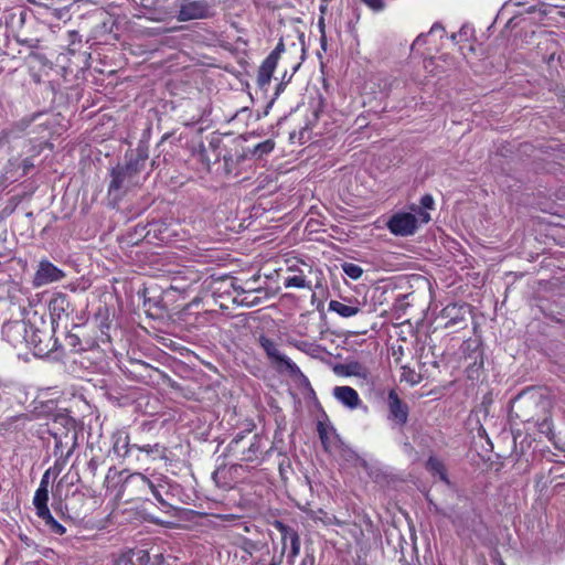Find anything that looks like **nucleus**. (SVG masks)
<instances>
[{"instance_id": "obj_1", "label": "nucleus", "mask_w": 565, "mask_h": 565, "mask_svg": "<svg viewBox=\"0 0 565 565\" xmlns=\"http://www.w3.org/2000/svg\"><path fill=\"white\" fill-rule=\"evenodd\" d=\"M149 158V147L145 141H140L136 149H131L125 154V163L117 164L110 171L111 180L108 185V193L117 191H127L139 184V174L145 168Z\"/></svg>"}, {"instance_id": "obj_2", "label": "nucleus", "mask_w": 565, "mask_h": 565, "mask_svg": "<svg viewBox=\"0 0 565 565\" xmlns=\"http://www.w3.org/2000/svg\"><path fill=\"white\" fill-rule=\"evenodd\" d=\"M124 489L136 490L142 498L151 493L160 505L168 512L174 509V502L169 497V478L164 476L156 477L154 480L149 479L142 473H132L124 482Z\"/></svg>"}, {"instance_id": "obj_3", "label": "nucleus", "mask_w": 565, "mask_h": 565, "mask_svg": "<svg viewBox=\"0 0 565 565\" xmlns=\"http://www.w3.org/2000/svg\"><path fill=\"white\" fill-rule=\"evenodd\" d=\"M24 294L21 287L12 281L3 285L0 295V315L10 313V317H21L25 310Z\"/></svg>"}, {"instance_id": "obj_4", "label": "nucleus", "mask_w": 565, "mask_h": 565, "mask_svg": "<svg viewBox=\"0 0 565 565\" xmlns=\"http://www.w3.org/2000/svg\"><path fill=\"white\" fill-rule=\"evenodd\" d=\"M49 433L55 440L54 456L57 457L55 467L60 463L64 465L77 447V429L73 428L71 433L64 428H61V430L49 428Z\"/></svg>"}, {"instance_id": "obj_5", "label": "nucleus", "mask_w": 565, "mask_h": 565, "mask_svg": "<svg viewBox=\"0 0 565 565\" xmlns=\"http://www.w3.org/2000/svg\"><path fill=\"white\" fill-rule=\"evenodd\" d=\"M32 327L23 319H10L2 324L1 333L12 347L22 349L26 348Z\"/></svg>"}, {"instance_id": "obj_6", "label": "nucleus", "mask_w": 565, "mask_h": 565, "mask_svg": "<svg viewBox=\"0 0 565 565\" xmlns=\"http://www.w3.org/2000/svg\"><path fill=\"white\" fill-rule=\"evenodd\" d=\"M470 316L471 306L466 302L449 303L440 312V317L446 320L445 328L455 331L467 328Z\"/></svg>"}, {"instance_id": "obj_7", "label": "nucleus", "mask_w": 565, "mask_h": 565, "mask_svg": "<svg viewBox=\"0 0 565 565\" xmlns=\"http://www.w3.org/2000/svg\"><path fill=\"white\" fill-rule=\"evenodd\" d=\"M285 51V44L282 42V38H280L279 43L276 47L269 53V55L263 61L257 71L256 84L259 89L266 92L268 85L270 84L273 74L277 67L278 61L281 56V53Z\"/></svg>"}, {"instance_id": "obj_8", "label": "nucleus", "mask_w": 565, "mask_h": 565, "mask_svg": "<svg viewBox=\"0 0 565 565\" xmlns=\"http://www.w3.org/2000/svg\"><path fill=\"white\" fill-rule=\"evenodd\" d=\"M26 349L32 350L35 356H47L57 350V340L53 339L52 334L32 327Z\"/></svg>"}, {"instance_id": "obj_9", "label": "nucleus", "mask_w": 565, "mask_h": 565, "mask_svg": "<svg viewBox=\"0 0 565 565\" xmlns=\"http://www.w3.org/2000/svg\"><path fill=\"white\" fill-rule=\"evenodd\" d=\"M65 276V273L61 268L56 267L47 259H42L34 273L32 285L35 288H40L52 282L61 281Z\"/></svg>"}, {"instance_id": "obj_10", "label": "nucleus", "mask_w": 565, "mask_h": 565, "mask_svg": "<svg viewBox=\"0 0 565 565\" xmlns=\"http://www.w3.org/2000/svg\"><path fill=\"white\" fill-rule=\"evenodd\" d=\"M258 343L277 372L284 373L288 364L292 363L287 355L279 351L277 343L268 337L264 334L259 335Z\"/></svg>"}, {"instance_id": "obj_11", "label": "nucleus", "mask_w": 565, "mask_h": 565, "mask_svg": "<svg viewBox=\"0 0 565 565\" xmlns=\"http://www.w3.org/2000/svg\"><path fill=\"white\" fill-rule=\"evenodd\" d=\"M387 227L394 235L409 236L417 230V217L407 212L396 213L387 222Z\"/></svg>"}, {"instance_id": "obj_12", "label": "nucleus", "mask_w": 565, "mask_h": 565, "mask_svg": "<svg viewBox=\"0 0 565 565\" xmlns=\"http://www.w3.org/2000/svg\"><path fill=\"white\" fill-rule=\"evenodd\" d=\"M465 361L466 373L469 379H476L479 376V370L483 366V350L480 344L475 341L465 342Z\"/></svg>"}, {"instance_id": "obj_13", "label": "nucleus", "mask_w": 565, "mask_h": 565, "mask_svg": "<svg viewBox=\"0 0 565 565\" xmlns=\"http://www.w3.org/2000/svg\"><path fill=\"white\" fill-rule=\"evenodd\" d=\"M212 14L211 6L204 0H185L179 10V20L205 19Z\"/></svg>"}, {"instance_id": "obj_14", "label": "nucleus", "mask_w": 565, "mask_h": 565, "mask_svg": "<svg viewBox=\"0 0 565 565\" xmlns=\"http://www.w3.org/2000/svg\"><path fill=\"white\" fill-rule=\"evenodd\" d=\"M388 408V419L398 426H404L408 420V405L402 401L395 390H390L386 399Z\"/></svg>"}, {"instance_id": "obj_15", "label": "nucleus", "mask_w": 565, "mask_h": 565, "mask_svg": "<svg viewBox=\"0 0 565 565\" xmlns=\"http://www.w3.org/2000/svg\"><path fill=\"white\" fill-rule=\"evenodd\" d=\"M266 441V437L255 434L247 445L241 446L238 455L234 456L244 462H259Z\"/></svg>"}, {"instance_id": "obj_16", "label": "nucleus", "mask_w": 565, "mask_h": 565, "mask_svg": "<svg viewBox=\"0 0 565 565\" xmlns=\"http://www.w3.org/2000/svg\"><path fill=\"white\" fill-rule=\"evenodd\" d=\"M317 431L323 449L327 452H332L338 450L340 446H342V440L340 436L337 434L335 429L331 425H327L322 422H318Z\"/></svg>"}, {"instance_id": "obj_17", "label": "nucleus", "mask_w": 565, "mask_h": 565, "mask_svg": "<svg viewBox=\"0 0 565 565\" xmlns=\"http://www.w3.org/2000/svg\"><path fill=\"white\" fill-rule=\"evenodd\" d=\"M49 310L52 322L54 323L56 320H61L63 317H68L73 309L67 295L63 292H56L53 295L49 302Z\"/></svg>"}, {"instance_id": "obj_18", "label": "nucleus", "mask_w": 565, "mask_h": 565, "mask_svg": "<svg viewBox=\"0 0 565 565\" xmlns=\"http://www.w3.org/2000/svg\"><path fill=\"white\" fill-rule=\"evenodd\" d=\"M131 369L129 370V373L135 376L138 381L143 382L146 384L154 382L157 379L156 376L163 375V373L152 365L143 362V361H132L130 363Z\"/></svg>"}, {"instance_id": "obj_19", "label": "nucleus", "mask_w": 565, "mask_h": 565, "mask_svg": "<svg viewBox=\"0 0 565 565\" xmlns=\"http://www.w3.org/2000/svg\"><path fill=\"white\" fill-rule=\"evenodd\" d=\"M347 302L331 300L329 311L338 313L342 318H350L361 311V302L356 298H345Z\"/></svg>"}, {"instance_id": "obj_20", "label": "nucleus", "mask_w": 565, "mask_h": 565, "mask_svg": "<svg viewBox=\"0 0 565 565\" xmlns=\"http://www.w3.org/2000/svg\"><path fill=\"white\" fill-rule=\"evenodd\" d=\"M333 396L350 409L356 408L361 403L358 392L351 386H335L333 388Z\"/></svg>"}, {"instance_id": "obj_21", "label": "nucleus", "mask_w": 565, "mask_h": 565, "mask_svg": "<svg viewBox=\"0 0 565 565\" xmlns=\"http://www.w3.org/2000/svg\"><path fill=\"white\" fill-rule=\"evenodd\" d=\"M102 30L100 32L106 34L119 35L126 31V20L125 18L115 17L109 13H102Z\"/></svg>"}, {"instance_id": "obj_22", "label": "nucleus", "mask_w": 565, "mask_h": 565, "mask_svg": "<svg viewBox=\"0 0 565 565\" xmlns=\"http://www.w3.org/2000/svg\"><path fill=\"white\" fill-rule=\"evenodd\" d=\"M333 370L338 375L342 376H359L363 379L367 376V369L358 361L337 364Z\"/></svg>"}, {"instance_id": "obj_23", "label": "nucleus", "mask_w": 565, "mask_h": 565, "mask_svg": "<svg viewBox=\"0 0 565 565\" xmlns=\"http://www.w3.org/2000/svg\"><path fill=\"white\" fill-rule=\"evenodd\" d=\"M425 467H426L427 471H429L433 476H438L440 481H443L445 484H447V486L451 484L450 480L447 476L446 467L440 459H438L435 456H430L427 459Z\"/></svg>"}, {"instance_id": "obj_24", "label": "nucleus", "mask_w": 565, "mask_h": 565, "mask_svg": "<svg viewBox=\"0 0 565 565\" xmlns=\"http://www.w3.org/2000/svg\"><path fill=\"white\" fill-rule=\"evenodd\" d=\"M273 526L281 534L282 550L280 556L282 557L286 551L287 541L289 540L290 542H294V540L300 539V536L294 527L285 524L282 521L275 520L273 522Z\"/></svg>"}, {"instance_id": "obj_25", "label": "nucleus", "mask_w": 565, "mask_h": 565, "mask_svg": "<svg viewBox=\"0 0 565 565\" xmlns=\"http://www.w3.org/2000/svg\"><path fill=\"white\" fill-rule=\"evenodd\" d=\"M50 428L61 430V428L68 429L72 433L73 428H76V422L67 413H56L53 415Z\"/></svg>"}, {"instance_id": "obj_26", "label": "nucleus", "mask_w": 565, "mask_h": 565, "mask_svg": "<svg viewBox=\"0 0 565 565\" xmlns=\"http://www.w3.org/2000/svg\"><path fill=\"white\" fill-rule=\"evenodd\" d=\"M289 271H297L298 274L294 275V276H289L285 279V287L286 288H308L310 289L311 288V284L310 281H308L306 279V276L302 274V270L297 268V267H294V266H290L288 268Z\"/></svg>"}, {"instance_id": "obj_27", "label": "nucleus", "mask_w": 565, "mask_h": 565, "mask_svg": "<svg viewBox=\"0 0 565 565\" xmlns=\"http://www.w3.org/2000/svg\"><path fill=\"white\" fill-rule=\"evenodd\" d=\"M137 445H130L129 437H118L114 444V452L120 457H126L134 449H136Z\"/></svg>"}, {"instance_id": "obj_28", "label": "nucleus", "mask_w": 565, "mask_h": 565, "mask_svg": "<svg viewBox=\"0 0 565 565\" xmlns=\"http://www.w3.org/2000/svg\"><path fill=\"white\" fill-rule=\"evenodd\" d=\"M285 372L289 374L291 377L297 379L301 385L309 388L310 392L313 393V390L308 377L301 372V370L297 366L296 363L292 362L291 364H288V367L285 370Z\"/></svg>"}, {"instance_id": "obj_29", "label": "nucleus", "mask_w": 565, "mask_h": 565, "mask_svg": "<svg viewBox=\"0 0 565 565\" xmlns=\"http://www.w3.org/2000/svg\"><path fill=\"white\" fill-rule=\"evenodd\" d=\"M275 148V142L271 139H267L263 142L256 145L253 149H249L248 152L256 157L257 159L263 158L264 154L271 152Z\"/></svg>"}, {"instance_id": "obj_30", "label": "nucleus", "mask_w": 565, "mask_h": 565, "mask_svg": "<svg viewBox=\"0 0 565 565\" xmlns=\"http://www.w3.org/2000/svg\"><path fill=\"white\" fill-rule=\"evenodd\" d=\"M136 450L138 451H145L147 455H153L158 458H166L167 457V448L164 446H161L160 444H147L143 446L137 445Z\"/></svg>"}, {"instance_id": "obj_31", "label": "nucleus", "mask_w": 565, "mask_h": 565, "mask_svg": "<svg viewBox=\"0 0 565 565\" xmlns=\"http://www.w3.org/2000/svg\"><path fill=\"white\" fill-rule=\"evenodd\" d=\"M143 307L149 316L159 317L162 315L164 306L162 305V300H154L151 298L145 299Z\"/></svg>"}, {"instance_id": "obj_32", "label": "nucleus", "mask_w": 565, "mask_h": 565, "mask_svg": "<svg viewBox=\"0 0 565 565\" xmlns=\"http://www.w3.org/2000/svg\"><path fill=\"white\" fill-rule=\"evenodd\" d=\"M337 451H339L341 457L348 462L356 463L358 461H362V463L365 465V461L344 443H342V446H340Z\"/></svg>"}, {"instance_id": "obj_33", "label": "nucleus", "mask_w": 565, "mask_h": 565, "mask_svg": "<svg viewBox=\"0 0 565 565\" xmlns=\"http://www.w3.org/2000/svg\"><path fill=\"white\" fill-rule=\"evenodd\" d=\"M342 271L353 280H358L363 275V269L353 263L341 264Z\"/></svg>"}, {"instance_id": "obj_34", "label": "nucleus", "mask_w": 565, "mask_h": 565, "mask_svg": "<svg viewBox=\"0 0 565 565\" xmlns=\"http://www.w3.org/2000/svg\"><path fill=\"white\" fill-rule=\"evenodd\" d=\"M246 438V435L244 431L237 433L234 438L230 441L227 445V452L228 455H238L241 446H243V443Z\"/></svg>"}, {"instance_id": "obj_35", "label": "nucleus", "mask_w": 565, "mask_h": 565, "mask_svg": "<svg viewBox=\"0 0 565 565\" xmlns=\"http://www.w3.org/2000/svg\"><path fill=\"white\" fill-rule=\"evenodd\" d=\"M65 343L71 349V351L78 352L83 350L81 337L76 332H67L65 335Z\"/></svg>"}, {"instance_id": "obj_36", "label": "nucleus", "mask_w": 565, "mask_h": 565, "mask_svg": "<svg viewBox=\"0 0 565 565\" xmlns=\"http://www.w3.org/2000/svg\"><path fill=\"white\" fill-rule=\"evenodd\" d=\"M402 380L409 383L411 385H416L420 383L422 375L408 366H403Z\"/></svg>"}, {"instance_id": "obj_37", "label": "nucleus", "mask_w": 565, "mask_h": 565, "mask_svg": "<svg viewBox=\"0 0 565 565\" xmlns=\"http://www.w3.org/2000/svg\"><path fill=\"white\" fill-rule=\"evenodd\" d=\"M49 501V490L47 488L39 487L35 491L34 498H33V504L34 505H43L47 504Z\"/></svg>"}, {"instance_id": "obj_38", "label": "nucleus", "mask_w": 565, "mask_h": 565, "mask_svg": "<svg viewBox=\"0 0 565 565\" xmlns=\"http://www.w3.org/2000/svg\"><path fill=\"white\" fill-rule=\"evenodd\" d=\"M44 522L54 534L63 535L66 531L65 527L52 516V514Z\"/></svg>"}, {"instance_id": "obj_39", "label": "nucleus", "mask_w": 565, "mask_h": 565, "mask_svg": "<svg viewBox=\"0 0 565 565\" xmlns=\"http://www.w3.org/2000/svg\"><path fill=\"white\" fill-rule=\"evenodd\" d=\"M300 546H301L300 539H296V540H294V542H290V550H289V553H288V556H287L288 557V562L290 564H292L295 558L299 555Z\"/></svg>"}, {"instance_id": "obj_40", "label": "nucleus", "mask_w": 565, "mask_h": 565, "mask_svg": "<svg viewBox=\"0 0 565 565\" xmlns=\"http://www.w3.org/2000/svg\"><path fill=\"white\" fill-rule=\"evenodd\" d=\"M362 2L374 12H380L385 8L383 0H362Z\"/></svg>"}, {"instance_id": "obj_41", "label": "nucleus", "mask_w": 565, "mask_h": 565, "mask_svg": "<svg viewBox=\"0 0 565 565\" xmlns=\"http://www.w3.org/2000/svg\"><path fill=\"white\" fill-rule=\"evenodd\" d=\"M6 41H7L6 46H9L12 42H14L17 45H26L29 49L34 46L31 43L32 41H30L28 38H19V36H15L12 39L6 38Z\"/></svg>"}, {"instance_id": "obj_42", "label": "nucleus", "mask_w": 565, "mask_h": 565, "mask_svg": "<svg viewBox=\"0 0 565 565\" xmlns=\"http://www.w3.org/2000/svg\"><path fill=\"white\" fill-rule=\"evenodd\" d=\"M169 497L172 498V502H174L175 505L177 502L179 501L178 494L180 492V486L177 482H173L172 480L169 479Z\"/></svg>"}, {"instance_id": "obj_43", "label": "nucleus", "mask_w": 565, "mask_h": 565, "mask_svg": "<svg viewBox=\"0 0 565 565\" xmlns=\"http://www.w3.org/2000/svg\"><path fill=\"white\" fill-rule=\"evenodd\" d=\"M434 205H435V201H434L433 195L425 194V195L422 196V199H420V206L423 209L433 210Z\"/></svg>"}, {"instance_id": "obj_44", "label": "nucleus", "mask_w": 565, "mask_h": 565, "mask_svg": "<svg viewBox=\"0 0 565 565\" xmlns=\"http://www.w3.org/2000/svg\"><path fill=\"white\" fill-rule=\"evenodd\" d=\"M35 509H36V514L40 519H42L43 521H45L50 515H51V512L49 510V507L47 504H43V505H34Z\"/></svg>"}, {"instance_id": "obj_45", "label": "nucleus", "mask_w": 565, "mask_h": 565, "mask_svg": "<svg viewBox=\"0 0 565 565\" xmlns=\"http://www.w3.org/2000/svg\"><path fill=\"white\" fill-rule=\"evenodd\" d=\"M475 33L476 29L471 23L462 24L459 30V35H473Z\"/></svg>"}, {"instance_id": "obj_46", "label": "nucleus", "mask_w": 565, "mask_h": 565, "mask_svg": "<svg viewBox=\"0 0 565 565\" xmlns=\"http://www.w3.org/2000/svg\"><path fill=\"white\" fill-rule=\"evenodd\" d=\"M34 167L32 159L25 158L21 161L20 168L22 169V175L29 173V171Z\"/></svg>"}, {"instance_id": "obj_47", "label": "nucleus", "mask_w": 565, "mask_h": 565, "mask_svg": "<svg viewBox=\"0 0 565 565\" xmlns=\"http://www.w3.org/2000/svg\"><path fill=\"white\" fill-rule=\"evenodd\" d=\"M445 31L446 29L440 22H435L429 30V34L433 35L435 33H443Z\"/></svg>"}, {"instance_id": "obj_48", "label": "nucleus", "mask_w": 565, "mask_h": 565, "mask_svg": "<svg viewBox=\"0 0 565 565\" xmlns=\"http://www.w3.org/2000/svg\"><path fill=\"white\" fill-rule=\"evenodd\" d=\"M285 85L286 83L284 81H281L277 87H276V92H275V96L274 98L271 99L270 104H273V102L280 95V93L285 89Z\"/></svg>"}, {"instance_id": "obj_49", "label": "nucleus", "mask_w": 565, "mask_h": 565, "mask_svg": "<svg viewBox=\"0 0 565 565\" xmlns=\"http://www.w3.org/2000/svg\"><path fill=\"white\" fill-rule=\"evenodd\" d=\"M401 562L403 565H420L418 556L415 555V557L412 559V562H408L404 556L401 558Z\"/></svg>"}, {"instance_id": "obj_50", "label": "nucleus", "mask_w": 565, "mask_h": 565, "mask_svg": "<svg viewBox=\"0 0 565 565\" xmlns=\"http://www.w3.org/2000/svg\"><path fill=\"white\" fill-rule=\"evenodd\" d=\"M315 564V557L313 555L307 554L305 558L302 559L300 565H313Z\"/></svg>"}, {"instance_id": "obj_51", "label": "nucleus", "mask_w": 565, "mask_h": 565, "mask_svg": "<svg viewBox=\"0 0 565 565\" xmlns=\"http://www.w3.org/2000/svg\"><path fill=\"white\" fill-rule=\"evenodd\" d=\"M418 214H419V217H420L423 223H428L431 220L429 213L426 212V211H420L419 210Z\"/></svg>"}, {"instance_id": "obj_52", "label": "nucleus", "mask_w": 565, "mask_h": 565, "mask_svg": "<svg viewBox=\"0 0 565 565\" xmlns=\"http://www.w3.org/2000/svg\"><path fill=\"white\" fill-rule=\"evenodd\" d=\"M49 473H50V471L47 470V471L43 475V477H42V479H41V482H40V486H39V487H43V484H44V487H45V488H47V486H49Z\"/></svg>"}, {"instance_id": "obj_53", "label": "nucleus", "mask_w": 565, "mask_h": 565, "mask_svg": "<svg viewBox=\"0 0 565 565\" xmlns=\"http://www.w3.org/2000/svg\"><path fill=\"white\" fill-rule=\"evenodd\" d=\"M319 43L323 52H327L328 50V38H318Z\"/></svg>"}, {"instance_id": "obj_54", "label": "nucleus", "mask_w": 565, "mask_h": 565, "mask_svg": "<svg viewBox=\"0 0 565 565\" xmlns=\"http://www.w3.org/2000/svg\"><path fill=\"white\" fill-rule=\"evenodd\" d=\"M232 287L233 289L237 292V294H245L247 292V289H245L244 287L239 286V285H236L235 282L232 284Z\"/></svg>"}, {"instance_id": "obj_55", "label": "nucleus", "mask_w": 565, "mask_h": 565, "mask_svg": "<svg viewBox=\"0 0 565 565\" xmlns=\"http://www.w3.org/2000/svg\"><path fill=\"white\" fill-rule=\"evenodd\" d=\"M223 471H224V469L218 468V469H216V470L213 472L212 478H213V480H214L215 482H217V481H218V476H220Z\"/></svg>"}, {"instance_id": "obj_56", "label": "nucleus", "mask_w": 565, "mask_h": 565, "mask_svg": "<svg viewBox=\"0 0 565 565\" xmlns=\"http://www.w3.org/2000/svg\"><path fill=\"white\" fill-rule=\"evenodd\" d=\"M26 122L25 121H21V122H18L14 125V128H17L18 130L20 131H23L25 128H26Z\"/></svg>"}, {"instance_id": "obj_57", "label": "nucleus", "mask_w": 565, "mask_h": 565, "mask_svg": "<svg viewBox=\"0 0 565 565\" xmlns=\"http://www.w3.org/2000/svg\"><path fill=\"white\" fill-rule=\"evenodd\" d=\"M8 135L9 132L8 131H2L0 134V147L6 142L7 138H8Z\"/></svg>"}, {"instance_id": "obj_58", "label": "nucleus", "mask_w": 565, "mask_h": 565, "mask_svg": "<svg viewBox=\"0 0 565 565\" xmlns=\"http://www.w3.org/2000/svg\"><path fill=\"white\" fill-rule=\"evenodd\" d=\"M280 564H281V556H279L278 558L273 557L268 565H280Z\"/></svg>"}, {"instance_id": "obj_59", "label": "nucleus", "mask_w": 565, "mask_h": 565, "mask_svg": "<svg viewBox=\"0 0 565 565\" xmlns=\"http://www.w3.org/2000/svg\"><path fill=\"white\" fill-rule=\"evenodd\" d=\"M434 510L436 513H439L443 516L449 518V515L446 512H444L443 510H440L437 505H434Z\"/></svg>"}, {"instance_id": "obj_60", "label": "nucleus", "mask_w": 565, "mask_h": 565, "mask_svg": "<svg viewBox=\"0 0 565 565\" xmlns=\"http://www.w3.org/2000/svg\"><path fill=\"white\" fill-rule=\"evenodd\" d=\"M258 302H259V301H258V299H257V298H255V299H253V300H250V301H248V302H246V303H247L248 306H255V305H257Z\"/></svg>"}, {"instance_id": "obj_61", "label": "nucleus", "mask_w": 565, "mask_h": 565, "mask_svg": "<svg viewBox=\"0 0 565 565\" xmlns=\"http://www.w3.org/2000/svg\"><path fill=\"white\" fill-rule=\"evenodd\" d=\"M419 41H420V38H416V40L412 44V49H414L415 45H417L419 43Z\"/></svg>"}, {"instance_id": "obj_62", "label": "nucleus", "mask_w": 565, "mask_h": 565, "mask_svg": "<svg viewBox=\"0 0 565 565\" xmlns=\"http://www.w3.org/2000/svg\"><path fill=\"white\" fill-rule=\"evenodd\" d=\"M68 35H71V36L76 35V31H70V32H68Z\"/></svg>"}, {"instance_id": "obj_63", "label": "nucleus", "mask_w": 565, "mask_h": 565, "mask_svg": "<svg viewBox=\"0 0 565 565\" xmlns=\"http://www.w3.org/2000/svg\"><path fill=\"white\" fill-rule=\"evenodd\" d=\"M156 164H157V161H156V160H152V162H151V167H152V168H154V167H156Z\"/></svg>"}, {"instance_id": "obj_64", "label": "nucleus", "mask_w": 565, "mask_h": 565, "mask_svg": "<svg viewBox=\"0 0 565 565\" xmlns=\"http://www.w3.org/2000/svg\"><path fill=\"white\" fill-rule=\"evenodd\" d=\"M498 563H499V565H505L504 562L501 558L499 559Z\"/></svg>"}]
</instances>
